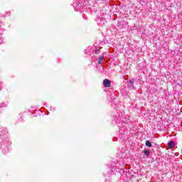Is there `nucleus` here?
Instances as JSON below:
<instances>
[{"mask_svg":"<svg viewBox=\"0 0 182 182\" xmlns=\"http://www.w3.org/2000/svg\"><path fill=\"white\" fill-rule=\"evenodd\" d=\"M103 56H100V59H99V60H98V63H99V65H101L102 64V62H103Z\"/></svg>","mask_w":182,"mask_h":182,"instance_id":"39448f33","label":"nucleus"},{"mask_svg":"<svg viewBox=\"0 0 182 182\" xmlns=\"http://www.w3.org/2000/svg\"><path fill=\"white\" fill-rule=\"evenodd\" d=\"M146 147H151V142H150V141H146L145 143Z\"/></svg>","mask_w":182,"mask_h":182,"instance_id":"7ed1b4c3","label":"nucleus"},{"mask_svg":"<svg viewBox=\"0 0 182 182\" xmlns=\"http://www.w3.org/2000/svg\"><path fill=\"white\" fill-rule=\"evenodd\" d=\"M103 85L105 87H110L112 86V82L108 79H105L103 80Z\"/></svg>","mask_w":182,"mask_h":182,"instance_id":"f257e3e1","label":"nucleus"},{"mask_svg":"<svg viewBox=\"0 0 182 182\" xmlns=\"http://www.w3.org/2000/svg\"><path fill=\"white\" fill-rule=\"evenodd\" d=\"M144 153L145 156H146L147 157H149V156H150V151H149V150H145L144 151Z\"/></svg>","mask_w":182,"mask_h":182,"instance_id":"20e7f679","label":"nucleus"},{"mask_svg":"<svg viewBox=\"0 0 182 182\" xmlns=\"http://www.w3.org/2000/svg\"><path fill=\"white\" fill-rule=\"evenodd\" d=\"M176 146V142L173 141H170L168 143V149H173V147H174Z\"/></svg>","mask_w":182,"mask_h":182,"instance_id":"f03ea898","label":"nucleus"}]
</instances>
